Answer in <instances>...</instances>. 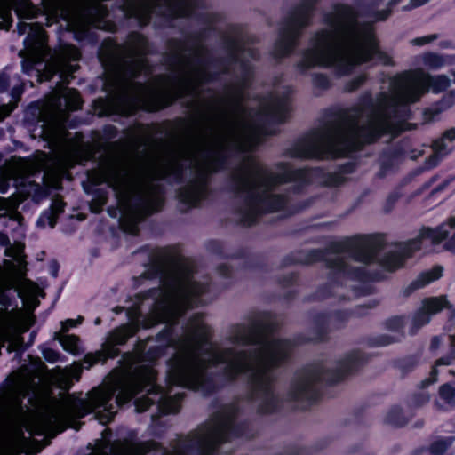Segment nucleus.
Listing matches in <instances>:
<instances>
[{"instance_id": "obj_20", "label": "nucleus", "mask_w": 455, "mask_h": 455, "mask_svg": "<svg viewBox=\"0 0 455 455\" xmlns=\"http://www.w3.org/2000/svg\"><path fill=\"white\" fill-rule=\"evenodd\" d=\"M443 267H434L432 269L421 273L410 285L411 290H417L426 286L442 276Z\"/></svg>"}, {"instance_id": "obj_51", "label": "nucleus", "mask_w": 455, "mask_h": 455, "mask_svg": "<svg viewBox=\"0 0 455 455\" xmlns=\"http://www.w3.org/2000/svg\"><path fill=\"white\" fill-rule=\"evenodd\" d=\"M80 372H81V370H80V369L76 368V369H75V372H74L73 376H74L75 378H76V379H78L79 375H80Z\"/></svg>"}, {"instance_id": "obj_22", "label": "nucleus", "mask_w": 455, "mask_h": 455, "mask_svg": "<svg viewBox=\"0 0 455 455\" xmlns=\"http://www.w3.org/2000/svg\"><path fill=\"white\" fill-rule=\"evenodd\" d=\"M451 151V148L446 143L444 139L441 138L436 140L433 143V154L429 156L427 160V165L429 168L435 167L439 160L449 154Z\"/></svg>"}, {"instance_id": "obj_59", "label": "nucleus", "mask_w": 455, "mask_h": 455, "mask_svg": "<svg viewBox=\"0 0 455 455\" xmlns=\"http://www.w3.org/2000/svg\"><path fill=\"white\" fill-rule=\"evenodd\" d=\"M62 328H63V330H62L63 331H66L68 330V327H66V326H63Z\"/></svg>"}, {"instance_id": "obj_16", "label": "nucleus", "mask_w": 455, "mask_h": 455, "mask_svg": "<svg viewBox=\"0 0 455 455\" xmlns=\"http://www.w3.org/2000/svg\"><path fill=\"white\" fill-rule=\"evenodd\" d=\"M136 331L137 327L134 325H124L114 330L109 334L108 341L103 347L106 349L107 355L109 358L116 357L118 355V349L115 346L124 344Z\"/></svg>"}, {"instance_id": "obj_45", "label": "nucleus", "mask_w": 455, "mask_h": 455, "mask_svg": "<svg viewBox=\"0 0 455 455\" xmlns=\"http://www.w3.org/2000/svg\"><path fill=\"white\" fill-rule=\"evenodd\" d=\"M10 243L9 237L6 234L0 232V245L6 246Z\"/></svg>"}, {"instance_id": "obj_23", "label": "nucleus", "mask_w": 455, "mask_h": 455, "mask_svg": "<svg viewBox=\"0 0 455 455\" xmlns=\"http://www.w3.org/2000/svg\"><path fill=\"white\" fill-rule=\"evenodd\" d=\"M44 165L43 160L20 159L17 165L18 175L21 177L31 175L39 172Z\"/></svg>"}, {"instance_id": "obj_11", "label": "nucleus", "mask_w": 455, "mask_h": 455, "mask_svg": "<svg viewBox=\"0 0 455 455\" xmlns=\"http://www.w3.org/2000/svg\"><path fill=\"white\" fill-rule=\"evenodd\" d=\"M320 0H302L283 24L273 54L281 58L290 54L301 35V30L310 23L315 6Z\"/></svg>"}, {"instance_id": "obj_42", "label": "nucleus", "mask_w": 455, "mask_h": 455, "mask_svg": "<svg viewBox=\"0 0 455 455\" xmlns=\"http://www.w3.org/2000/svg\"><path fill=\"white\" fill-rule=\"evenodd\" d=\"M455 360V355H449L446 357L440 358L436 361L437 365H450Z\"/></svg>"}, {"instance_id": "obj_18", "label": "nucleus", "mask_w": 455, "mask_h": 455, "mask_svg": "<svg viewBox=\"0 0 455 455\" xmlns=\"http://www.w3.org/2000/svg\"><path fill=\"white\" fill-rule=\"evenodd\" d=\"M387 330L395 332V335H382L379 337V345L387 346L399 341L403 337V329L404 327V319L402 316H394L386 322Z\"/></svg>"}, {"instance_id": "obj_33", "label": "nucleus", "mask_w": 455, "mask_h": 455, "mask_svg": "<svg viewBox=\"0 0 455 455\" xmlns=\"http://www.w3.org/2000/svg\"><path fill=\"white\" fill-rule=\"evenodd\" d=\"M312 83L315 88L321 90L327 89L330 86L329 78L325 75L320 73L313 75Z\"/></svg>"}, {"instance_id": "obj_29", "label": "nucleus", "mask_w": 455, "mask_h": 455, "mask_svg": "<svg viewBox=\"0 0 455 455\" xmlns=\"http://www.w3.org/2000/svg\"><path fill=\"white\" fill-rule=\"evenodd\" d=\"M454 437L438 439L430 445V451L435 455L443 454L454 441Z\"/></svg>"}, {"instance_id": "obj_47", "label": "nucleus", "mask_w": 455, "mask_h": 455, "mask_svg": "<svg viewBox=\"0 0 455 455\" xmlns=\"http://www.w3.org/2000/svg\"><path fill=\"white\" fill-rule=\"evenodd\" d=\"M441 344V340L438 337H434L431 340V345H430V348L432 350H435L439 347Z\"/></svg>"}, {"instance_id": "obj_28", "label": "nucleus", "mask_w": 455, "mask_h": 455, "mask_svg": "<svg viewBox=\"0 0 455 455\" xmlns=\"http://www.w3.org/2000/svg\"><path fill=\"white\" fill-rule=\"evenodd\" d=\"M108 357L106 349L103 347L102 351H97L94 354H87L84 358L83 367L88 370L98 362L105 361Z\"/></svg>"}, {"instance_id": "obj_9", "label": "nucleus", "mask_w": 455, "mask_h": 455, "mask_svg": "<svg viewBox=\"0 0 455 455\" xmlns=\"http://www.w3.org/2000/svg\"><path fill=\"white\" fill-rule=\"evenodd\" d=\"M360 355L353 352L340 361L335 369V374L323 372L322 366H315L299 373L291 382L289 397L295 401L312 400L316 395V382L324 379L328 382H336L345 374L356 368L360 362Z\"/></svg>"}, {"instance_id": "obj_13", "label": "nucleus", "mask_w": 455, "mask_h": 455, "mask_svg": "<svg viewBox=\"0 0 455 455\" xmlns=\"http://www.w3.org/2000/svg\"><path fill=\"white\" fill-rule=\"evenodd\" d=\"M380 246L378 239L368 236H355L338 245L337 251H347L353 259L363 264L371 263Z\"/></svg>"}, {"instance_id": "obj_12", "label": "nucleus", "mask_w": 455, "mask_h": 455, "mask_svg": "<svg viewBox=\"0 0 455 455\" xmlns=\"http://www.w3.org/2000/svg\"><path fill=\"white\" fill-rule=\"evenodd\" d=\"M18 32L20 35L28 33L25 39L26 53L23 55L22 69L25 73H28L33 69L34 66L44 60L49 54V49L45 44L44 32L42 26L38 23H27L20 21L18 24Z\"/></svg>"}, {"instance_id": "obj_5", "label": "nucleus", "mask_w": 455, "mask_h": 455, "mask_svg": "<svg viewBox=\"0 0 455 455\" xmlns=\"http://www.w3.org/2000/svg\"><path fill=\"white\" fill-rule=\"evenodd\" d=\"M156 374L153 370L146 369L139 378L119 379L111 386L92 389L86 398L68 397L58 407L49 410L43 415L39 423L44 430L66 427L78 429L75 423L76 419L95 411L102 424L111 420L116 413V407L128 403L143 386H149L146 396L135 401L138 412L145 411L151 404L157 403L164 414L176 413L180 409L181 395L180 393H164L155 385Z\"/></svg>"}, {"instance_id": "obj_3", "label": "nucleus", "mask_w": 455, "mask_h": 455, "mask_svg": "<svg viewBox=\"0 0 455 455\" xmlns=\"http://www.w3.org/2000/svg\"><path fill=\"white\" fill-rule=\"evenodd\" d=\"M450 84L444 75L430 76L421 70L402 75L392 81L390 91L380 92L375 101L365 95L351 108L311 131L295 145L291 155L302 158L342 156L381 133L399 132L409 116L408 104L418 101L428 88L440 92Z\"/></svg>"}, {"instance_id": "obj_24", "label": "nucleus", "mask_w": 455, "mask_h": 455, "mask_svg": "<svg viewBox=\"0 0 455 455\" xmlns=\"http://www.w3.org/2000/svg\"><path fill=\"white\" fill-rule=\"evenodd\" d=\"M422 307L432 315L440 312L444 307H449L450 305L445 296H439L424 299Z\"/></svg>"}, {"instance_id": "obj_30", "label": "nucleus", "mask_w": 455, "mask_h": 455, "mask_svg": "<svg viewBox=\"0 0 455 455\" xmlns=\"http://www.w3.org/2000/svg\"><path fill=\"white\" fill-rule=\"evenodd\" d=\"M431 315L427 313L423 307H421L414 315L412 319L413 326L416 329L427 324L430 321Z\"/></svg>"}, {"instance_id": "obj_49", "label": "nucleus", "mask_w": 455, "mask_h": 455, "mask_svg": "<svg viewBox=\"0 0 455 455\" xmlns=\"http://www.w3.org/2000/svg\"><path fill=\"white\" fill-rule=\"evenodd\" d=\"M388 15H389V11H383L376 16L375 20H386Z\"/></svg>"}, {"instance_id": "obj_19", "label": "nucleus", "mask_w": 455, "mask_h": 455, "mask_svg": "<svg viewBox=\"0 0 455 455\" xmlns=\"http://www.w3.org/2000/svg\"><path fill=\"white\" fill-rule=\"evenodd\" d=\"M65 204L60 198H53L50 209L46 210L38 219L37 225L44 228L49 225L53 228L56 219L60 213L64 211Z\"/></svg>"}, {"instance_id": "obj_46", "label": "nucleus", "mask_w": 455, "mask_h": 455, "mask_svg": "<svg viewBox=\"0 0 455 455\" xmlns=\"http://www.w3.org/2000/svg\"><path fill=\"white\" fill-rule=\"evenodd\" d=\"M427 2H428V0H411L410 8L419 7Z\"/></svg>"}, {"instance_id": "obj_54", "label": "nucleus", "mask_w": 455, "mask_h": 455, "mask_svg": "<svg viewBox=\"0 0 455 455\" xmlns=\"http://www.w3.org/2000/svg\"><path fill=\"white\" fill-rule=\"evenodd\" d=\"M299 186H300V184L299 186L298 185H292V186L290 187V188L298 189Z\"/></svg>"}, {"instance_id": "obj_1", "label": "nucleus", "mask_w": 455, "mask_h": 455, "mask_svg": "<svg viewBox=\"0 0 455 455\" xmlns=\"http://www.w3.org/2000/svg\"><path fill=\"white\" fill-rule=\"evenodd\" d=\"M225 45L227 58L213 61L200 42L171 41L167 57L170 74L148 84L132 81L147 66L148 43L141 35L133 33L125 45L100 53V61L111 73L108 79L113 92L129 111H155L184 95L199 100V86L215 75L239 68L242 76L223 94H211L203 106V121L188 141L151 143L143 139L142 150L138 148L128 158H111L100 164L99 172H91L92 183H107L115 191L126 232L136 234L138 223L159 210L163 198L156 180L168 175L179 178L188 172L192 178L180 196L182 202L195 205L205 198L208 176L224 165L229 151L251 149L267 133L264 122L284 121L289 110L286 98L271 96L255 116L246 111L243 90L252 69L245 56L256 60L259 54L236 34L228 36Z\"/></svg>"}, {"instance_id": "obj_41", "label": "nucleus", "mask_w": 455, "mask_h": 455, "mask_svg": "<svg viewBox=\"0 0 455 455\" xmlns=\"http://www.w3.org/2000/svg\"><path fill=\"white\" fill-rule=\"evenodd\" d=\"M13 110V107L10 105H3L0 107V121L8 116L12 111Z\"/></svg>"}, {"instance_id": "obj_14", "label": "nucleus", "mask_w": 455, "mask_h": 455, "mask_svg": "<svg viewBox=\"0 0 455 455\" xmlns=\"http://www.w3.org/2000/svg\"><path fill=\"white\" fill-rule=\"evenodd\" d=\"M80 55L79 50L75 46L63 45L54 56L56 72L60 73V77L67 83L68 82V77L71 76L79 68L77 64H71L70 61L78 60Z\"/></svg>"}, {"instance_id": "obj_57", "label": "nucleus", "mask_w": 455, "mask_h": 455, "mask_svg": "<svg viewBox=\"0 0 455 455\" xmlns=\"http://www.w3.org/2000/svg\"><path fill=\"white\" fill-rule=\"evenodd\" d=\"M100 323V320L99 318H98V319H96L95 323H96V324H99Z\"/></svg>"}, {"instance_id": "obj_58", "label": "nucleus", "mask_w": 455, "mask_h": 455, "mask_svg": "<svg viewBox=\"0 0 455 455\" xmlns=\"http://www.w3.org/2000/svg\"><path fill=\"white\" fill-rule=\"evenodd\" d=\"M397 2H399V0H392L393 4H396Z\"/></svg>"}, {"instance_id": "obj_32", "label": "nucleus", "mask_w": 455, "mask_h": 455, "mask_svg": "<svg viewBox=\"0 0 455 455\" xmlns=\"http://www.w3.org/2000/svg\"><path fill=\"white\" fill-rule=\"evenodd\" d=\"M419 361L416 357L410 356L399 361L397 366L403 373H407L412 371L416 367Z\"/></svg>"}, {"instance_id": "obj_48", "label": "nucleus", "mask_w": 455, "mask_h": 455, "mask_svg": "<svg viewBox=\"0 0 455 455\" xmlns=\"http://www.w3.org/2000/svg\"><path fill=\"white\" fill-rule=\"evenodd\" d=\"M22 92V86L21 85H14V87L12 90V96L15 98L16 96H19Z\"/></svg>"}, {"instance_id": "obj_8", "label": "nucleus", "mask_w": 455, "mask_h": 455, "mask_svg": "<svg viewBox=\"0 0 455 455\" xmlns=\"http://www.w3.org/2000/svg\"><path fill=\"white\" fill-rule=\"evenodd\" d=\"M425 240H430L433 244L445 241L444 249L455 251V216L436 228H422L415 238L395 243L394 248L381 258V266L390 271L401 267L406 259L421 249Z\"/></svg>"}, {"instance_id": "obj_17", "label": "nucleus", "mask_w": 455, "mask_h": 455, "mask_svg": "<svg viewBox=\"0 0 455 455\" xmlns=\"http://www.w3.org/2000/svg\"><path fill=\"white\" fill-rule=\"evenodd\" d=\"M325 260L327 266L332 269L333 272L351 277H361V273L356 270V267L346 262L343 257L338 253L329 255Z\"/></svg>"}, {"instance_id": "obj_21", "label": "nucleus", "mask_w": 455, "mask_h": 455, "mask_svg": "<svg viewBox=\"0 0 455 455\" xmlns=\"http://www.w3.org/2000/svg\"><path fill=\"white\" fill-rule=\"evenodd\" d=\"M49 185L42 186L38 183L28 182L24 185L23 193L28 196L31 197L36 203H39L45 199L49 195Z\"/></svg>"}, {"instance_id": "obj_40", "label": "nucleus", "mask_w": 455, "mask_h": 455, "mask_svg": "<svg viewBox=\"0 0 455 455\" xmlns=\"http://www.w3.org/2000/svg\"><path fill=\"white\" fill-rule=\"evenodd\" d=\"M437 370L433 369L431 371L430 377L421 382L422 387H425L432 383H435L437 380Z\"/></svg>"}, {"instance_id": "obj_50", "label": "nucleus", "mask_w": 455, "mask_h": 455, "mask_svg": "<svg viewBox=\"0 0 455 455\" xmlns=\"http://www.w3.org/2000/svg\"><path fill=\"white\" fill-rule=\"evenodd\" d=\"M396 201V198L395 196H390L388 199H387V207L386 208V211L387 212H389L391 209H392V206L394 205V204L395 203Z\"/></svg>"}, {"instance_id": "obj_53", "label": "nucleus", "mask_w": 455, "mask_h": 455, "mask_svg": "<svg viewBox=\"0 0 455 455\" xmlns=\"http://www.w3.org/2000/svg\"><path fill=\"white\" fill-rule=\"evenodd\" d=\"M65 324H68L69 326H75V323L73 320H68Z\"/></svg>"}, {"instance_id": "obj_44", "label": "nucleus", "mask_w": 455, "mask_h": 455, "mask_svg": "<svg viewBox=\"0 0 455 455\" xmlns=\"http://www.w3.org/2000/svg\"><path fill=\"white\" fill-rule=\"evenodd\" d=\"M13 208L14 207L10 201H8L7 199H4V198L0 199V211L1 210L11 211V210H13Z\"/></svg>"}, {"instance_id": "obj_15", "label": "nucleus", "mask_w": 455, "mask_h": 455, "mask_svg": "<svg viewBox=\"0 0 455 455\" xmlns=\"http://www.w3.org/2000/svg\"><path fill=\"white\" fill-rule=\"evenodd\" d=\"M50 106L57 111L63 110H76L81 107L82 101L80 100L77 91L68 87L61 88L50 100Z\"/></svg>"}, {"instance_id": "obj_34", "label": "nucleus", "mask_w": 455, "mask_h": 455, "mask_svg": "<svg viewBox=\"0 0 455 455\" xmlns=\"http://www.w3.org/2000/svg\"><path fill=\"white\" fill-rule=\"evenodd\" d=\"M438 38V36L436 34L429 35V36H424L421 37L414 38L411 41V44L412 45L416 46H422L427 44H430L431 42L436 40Z\"/></svg>"}, {"instance_id": "obj_7", "label": "nucleus", "mask_w": 455, "mask_h": 455, "mask_svg": "<svg viewBox=\"0 0 455 455\" xmlns=\"http://www.w3.org/2000/svg\"><path fill=\"white\" fill-rule=\"evenodd\" d=\"M170 263L154 310L156 321L164 323H173L207 291V284L196 281L188 266L175 264L172 259Z\"/></svg>"}, {"instance_id": "obj_31", "label": "nucleus", "mask_w": 455, "mask_h": 455, "mask_svg": "<svg viewBox=\"0 0 455 455\" xmlns=\"http://www.w3.org/2000/svg\"><path fill=\"white\" fill-rule=\"evenodd\" d=\"M424 64L431 68H438L444 65L443 58L438 54L427 53L423 57Z\"/></svg>"}, {"instance_id": "obj_43", "label": "nucleus", "mask_w": 455, "mask_h": 455, "mask_svg": "<svg viewBox=\"0 0 455 455\" xmlns=\"http://www.w3.org/2000/svg\"><path fill=\"white\" fill-rule=\"evenodd\" d=\"M442 138L444 139V140L449 141V142L455 140V129L452 128V129L446 131L443 133Z\"/></svg>"}, {"instance_id": "obj_2", "label": "nucleus", "mask_w": 455, "mask_h": 455, "mask_svg": "<svg viewBox=\"0 0 455 455\" xmlns=\"http://www.w3.org/2000/svg\"><path fill=\"white\" fill-rule=\"evenodd\" d=\"M270 331L259 320L233 325L227 336L228 342L237 347L257 345L258 347L240 351L220 349L209 341L211 328L200 315H195L173 344L176 353L168 371L169 384L208 392L211 384L206 383V369L223 363L224 374L230 380L249 373L252 395L259 401L260 411L271 412L276 405L271 368L289 356L293 345L285 339L267 337Z\"/></svg>"}, {"instance_id": "obj_27", "label": "nucleus", "mask_w": 455, "mask_h": 455, "mask_svg": "<svg viewBox=\"0 0 455 455\" xmlns=\"http://www.w3.org/2000/svg\"><path fill=\"white\" fill-rule=\"evenodd\" d=\"M15 12L20 19L30 20L36 16L37 10L28 3H21L15 7Z\"/></svg>"}, {"instance_id": "obj_37", "label": "nucleus", "mask_w": 455, "mask_h": 455, "mask_svg": "<svg viewBox=\"0 0 455 455\" xmlns=\"http://www.w3.org/2000/svg\"><path fill=\"white\" fill-rule=\"evenodd\" d=\"M10 86V76L3 71L0 73V92H4Z\"/></svg>"}, {"instance_id": "obj_36", "label": "nucleus", "mask_w": 455, "mask_h": 455, "mask_svg": "<svg viewBox=\"0 0 455 455\" xmlns=\"http://www.w3.org/2000/svg\"><path fill=\"white\" fill-rule=\"evenodd\" d=\"M43 356L50 363H55L60 359V354L52 348H44L43 350Z\"/></svg>"}, {"instance_id": "obj_6", "label": "nucleus", "mask_w": 455, "mask_h": 455, "mask_svg": "<svg viewBox=\"0 0 455 455\" xmlns=\"http://www.w3.org/2000/svg\"><path fill=\"white\" fill-rule=\"evenodd\" d=\"M305 180L303 171H291L283 175H274L254 156L245 157L232 172L228 188L242 200L238 211L241 221L251 225L256 218L267 212L284 210L289 214L296 212L288 207V199L278 193V185L288 180Z\"/></svg>"}, {"instance_id": "obj_26", "label": "nucleus", "mask_w": 455, "mask_h": 455, "mask_svg": "<svg viewBox=\"0 0 455 455\" xmlns=\"http://www.w3.org/2000/svg\"><path fill=\"white\" fill-rule=\"evenodd\" d=\"M56 339L60 341L63 348L71 353L76 354L78 352V338L75 335H62L56 334Z\"/></svg>"}, {"instance_id": "obj_56", "label": "nucleus", "mask_w": 455, "mask_h": 455, "mask_svg": "<svg viewBox=\"0 0 455 455\" xmlns=\"http://www.w3.org/2000/svg\"><path fill=\"white\" fill-rule=\"evenodd\" d=\"M339 183H341V180H337L334 182L335 185H339Z\"/></svg>"}, {"instance_id": "obj_52", "label": "nucleus", "mask_w": 455, "mask_h": 455, "mask_svg": "<svg viewBox=\"0 0 455 455\" xmlns=\"http://www.w3.org/2000/svg\"><path fill=\"white\" fill-rule=\"evenodd\" d=\"M12 218L16 220H19L20 219H21V215L19 212H13V216Z\"/></svg>"}, {"instance_id": "obj_55", "label": "nucleus", "mask_w": 455, "mask_h": 455, "mask_svg": "<svg viewBox=\"0 0 455 455\" xmlns=\"http://www.w3.org/2000/svg\"><path fill=\"white\" fill-rule=\"evenodd\" d=\"M223 269L227 270V267L225 266H222V267H220V270L222 271Z\"/></svg>"}, {"instance_id": "obj_39", "label": "nucleus", "mask_w": 455, "mask_h": 455, "mask_svg": "<svg viewBox=\"0 0 455 455\" xmlns=\"http://www.w3.org/2000/svg\"><path fill=\"white\" fill-rule=\"evenodd\" d=\"M429 401V395L427 393H421L413 398V403L417 406L423 405Z\"/></svg>"}, {"instance_id": "obj_35", "label": "nucleus", "mask_w": 455, "mask_h": 455, "mask_svg": "<svg viewBox=\"0 0 455 455\" xmlns=\"http://www.w3.org/2000/svg\"><path fill=\"white\" fill-rule=\"evenodd\" d=\"M401 411L399 409L392 410L388 416L387 420L394 425L401 426L404 424V421L400 419Z\"/></svg>"}, {"instance_id": "obj_38", "label": "nucleus", "mask_w": 455, "mask_h": 455, "mask_svg": "<svg viewBox=\"0 0 455 455\" xmlns=\"http://www.w3.org/2000/svg\"><path fill=\"white\" fill-rule=\"evenodd\" d=\"M365 80L364 76H359L347 84V90L352 92L357 89Z\"/></svg>"}, {"instance_id": "obj_10", "label": "nucleus", "mask_w": 455, "mask_h": 455, "mask_svg": "<svg viewBox=\"0 0 455 455\" xmlns=\"http://www.w3.org/2000/svg\"><path fill=\"white\" fill-rule=\"evenodd\" d=\"M198 0H126L123 5L124 15L134 18L140 25L149 21L156 12L165 17H183L190 14Z\"/></svg>"}, {"instance_id": "obj_25", "label": "nucleus", "mask_w": 455, "mask_h": 455, "mask_svg": "<svg viewBox=\"0 0 455 455\" xmlns=\"http://www.w3.org/2000/svg\"><path fill=\"white\" fill-rule=\"evenodd\" d=\"M440 398L444 403L455 406V384H443L439 387Z\"/></svg>"}, {"instance_id": "obj_4", "label": "nucleus", "mask_w": 455, "mask_h": 455, "mask_svg": "<svg viewBox=\"0 0 455 455\" xmlns=\"http://www.w3.org/2000/svg\"><path fill=\"white\" fill-rule=\"evenodd\" d=\"M326 28L315 32L304 51L297 68L305 72L316 67L336 66L342 73L363 62L375 60L387 64L389 58L381 52L369 22H361L356 11L338 4L324 16Z\"/></svg>"}]
</instances>
